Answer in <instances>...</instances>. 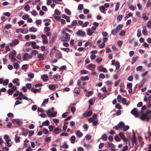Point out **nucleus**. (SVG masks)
I'll use <instances>...</instances> for the list:
<instances>
[{
	"mask_svg": "<svg viewBox=\"0 0 151 151\" xmlns=\"http://www.w3.org/2000/svg\"><path fill=\"white\" fill-rule=\"evenodd\" d=\"M32 57L29 55L27 52L25 53L22 56V59L24 60H28L29 59H31Z\"/></svg>",
	"mask_w": 151,
	"mask_h": 151,
	"instance_id": "obj_1",
	"label": "nucleus"
},
{
	"mask_svg": "<svg viewBox=\"0 0 151 151\" xmlns=\"http://www.w3.org/2000/svg\"><path fill=\"white\" fill-rule=\"evenodd\" d=\"M140 118L143 120H148L150 118V117L147 114H143L140 116Z\"/></svg>",
	"mask_w": 151,
	"mask_h": 151,
	"instance_id": "obj_2",
	"label": "nucleus"
},
{
	"mask_svg": "<svg viewBox=\"0 0 151 151\" xmlns=\"http://www.w3.org/2000/svg\"><path fill=\"white\" fill-rule=\"evenodd\" d=\"M41 37L42 38V42L43 43L47 44L48 43V40H47V38L46 36L44 34H42L41 35Z\"/></svg>",
	"mask_w": 151,
	"mask_h": 151,
	"instance_id": "obj_3",
	"label": "nucleus"
},
{
	"mask_svg": "<svg viewBox=\"0 0 151 151\" xmlns=\"http://www.w3.org/2000/svg\"><path fill=\"white\" fill-rule=\"evenodd\" d=\"M131 113L136 117L138 116L139 112L137 111V109L136 108H134L131 111Z\"/></svg>",
	"mask_w": 151,
	"mask_h": 151,
	"instance_id": "obj_4",
	"label": "nucleus"
},
{
	"mask_svg": "<svg viewBox=\"0 0 151 151\" xmlns=\"http://www.w3.org/2000/svg\"><path fill=\"white\" fill-rule=\"evenodd\" d=\"M98 69L100 71H102L104 72H106L107 71L106 68H104L102 66L100 65L98 67Z\"/></svg>",
	"mask_w": 151,
	"mask_h": 151,
	"instance_id": "obj_5",
	"label": "nucleus"
},
{
	"mask_svg": "<svg viewBox=\"0 0 151 151\" xmlns=\"http://www.w3.org/2000/svg\"><path fill=\"white\" fill-rule=\"evenodd\" d=\"M85 34V32L82 30H79L76 33V34L78 36H84Z\"/></svg>",
	"mask_w": 151,
	"mask_h": 151,
	"instance_id": "obj_6",
	"label": "nucleus"
},
{
	"mask_svg": "<svg viewBox=\"0 0 151 151\" xmlns=\"http://www.w3.org/2000/svg\"><path fill=\"white\" fill-rule=\"evenodd\" d=\"M143 29L142 31V34L144 35H147V28L145 26H143Z\"/></svg>",
	"mask_w": 151,
	"mask_h": 151,
	"instance_id": "obj_7",
	"label": "nucleus"
},
{
	"mask_svg": "<svg viewBox=\"0 0 151 151\" xmlns=\"http://www.w3.org/2000/svg\"><path fill=\"white\" fill-rule=\"evenodd\" d=\"M61 131V129L58 128H55L53 131V132L55 133L58 134L60 133Z\"/></svg>",
	"mask_w": 151,
	"mask_h": 151,
	"instance_id": "obj_8",
	"label": "nucleus"
},
{
	"mask_svg": "<svg viewBox=\"0 0 151 151\" xmlns=\"http://www.w3.org/2000/svg\"><path fill=\"white\" fill-rule=\"evenodd\" d=\"M54 108L53 107L51 109H49L47 112V116H50L51 114H52V112L53 111Z\"/></svg>",
	"mask_w": 151,
	"mask_h": 151,
	"instance_id": "obj_9",
	"label": "nucleus"
},
{
	"mask_svg": "<svg viewBox=\"0 0 151 151\" xmlns=\"http://www.w3.org/2000/svg\"><path fill=\"white\" fill-rule=\"evenodd\" d=\"M12 83L17 86H19L20 85L19 82V79L18 78H15L14 80Z\"/></svg>",
	"mask_w": 151,
	"mask_h": 151,
	"instance_id": "obj_10",
	"label": "nucleus"
},
{
	"mask_svg": "<svg viewBox=\"0 0 151 151\" xmlns=\"http://www.w3.org/2000/svg\"><path fill=\"white\" fill-rule=\"evenodd\" d=\"M37 58H38V61H40L43 60L44 57L43 54L41 53H39L37 56Z\"/></svg>",
	"mask_w": 151,
	"mask_h": 151,
	"instance_id": "obj_11",
	"label": "nucleus"
},
{
	"mask_svg": "<svg viewBox=\"0 0 151 151\" xmlns=\"http://www.w3.org/2000/svg\"><path fill=\"white\" fill-rule=\"evenodd\" d=\"M16 54V52L15 51L13 50L12 51V53L10 54L9 57L10 58H13L15 56Z\"/></svg>",
	"mask_w": 151,
	"mask_h": 151,
	"instance_id": "obj_12",
	"label": "nucleus"
},
{
	"mask_svg": "<svg viewBox=\"0 0 151 151\" xmlns=\"http://www.w3.org/2000/svg\"><path fill=\"white\" fill-rule=\"evenodd\" d=\"M106 145L108 146V147L111 148H114V145L112 143L109 142H106Z\"/></svg>",
	"mask_w": 151,
	"mask_h": 151,
	"instance_id": "obj_13",
	"label": "nucleus"
},
{
	"mask_svg": "<svg viewBox=\"0 0 151 151\" xmlns=\"http://www.w3.org/2000/svg\"><path fill=\"white\" fill-rule=\"evenodd\" d=\"M5 145L8 147H10L11 146V143L10 142L11 141L10 139H8L6 140Z\"/></svg>",
	"mask_w": 151,
	"mask_h": 151,
	"instance_id": "obj_14",
	"label": "nucleus"
},
{
	"mask_svg": "<svg viewBox=\"0 0 151 151\" xmlns=\"http://www.w3.org/2000/svg\"><path fill=\"white\" fill-rule=\"evenodd\" d=\"M41 88L35 89L32 88L31 89V91L33 92L34 93H36L37 92L40 91L41 90Z\"/></svg>",
	"mask_w": 151,
	"mask_h": 151,
	"instance_id": "obj_15",
	"label": "nucleus"
},
{
	"mask_svg": "<svg viewBox=\"0 0 151 151\" xmlns=\"http://www.w3.org/2000/svg\"><path fill=\"white\" fill-rule=\"evenodd\" d=\"M55 57L58 58H60L61 57L62 55L60 52L57 51L56 53Z\"/></svg>",
	"mask_w": 151,
	"mask_h": 151,
	"instance_id": "obj_16",
	"label": "nucleus"
},
{
	"mask_svg": "<svg viewBox=\"0 0 151 151\" xmlns=\"http://www.w3.org/2000/svg\"><path fill=\"white\" fill-rule=\"evenodd\" d=\"M19 42V40L16 39H13L12 41V42L14 44V46H15L18 44Z\"/></svg>",
	"mask_w": 151,
	"mask_h": 151,
	"instance_id": "obj_17",
	"label": "nucleus"
},
{
	"mask_svg": "<svg viewBox=\"0 0 151 151\" xmlns=\"http://www.w3.org/2000/svg\"><path fill=\"white\" fill-rule=\"evenodd\" d=\"M100 11L102 13L105 14L104 12L105 10V7L104 6H102L99 7Z\"/></svg>",
	"mask_w": 151,
	"mask_h": 151,
	"instance_id": "obj_18",
	"label": "nucleus"
},
{
	"mask_svg": "<svg viewBox=\"0 0 151 151\" xmlns=\"http://www.w3.org/2000/svg\"><path fill=\"white\" fill-rule=\"evenodd\" d=\"M76 135L79 137H81L83 135V133L81 132L79 130L77 131L76 133Z\"/></svg>",
	"mask_w": 151,
	"mask_h": 151,
	"instance_id": "obj_19",
	"label": "nucleus"
},
{
	"mask_svg": "<svg viewBox=\"0 0 151 151\" xmlns=\"http://www.w3.org/2000/svg\"><path fill=\"white\" fill-rule=\"evenodd\" d=\"M41 77L44 81H47L48 80V77L45 75H42Z\"/></svg>",
	"mask_w": 151,
	"mask_h": 151,
	"instance_id": "obj_20",
	"label": "nucleus"
},
{
	"mask_svg": "<svg viewBox=\"0 0 151 151\" xmlns=\"http://www.w3.org/2000/svg\"><path fill=\"white\" fill-rule=\"evenodd\" d=\"M76 139V137L75 136L73 135L72 136L70 139V142L71 143H74L75 142V140Z\"/></svg>",
	"mask_w": 151,
	"mask_h": 151,
	"instance_id": "obj_21",
	"label": "nucleus"
},
{
	"mask_svg": "<svg viewBox=\"0 0 151 151\" xmlns=\"http://www.w3.org/2000/svg\"><path fill=\"white\" fill-rule=\"evenodd\" d=\"M14 140L16 142H19L20 141V138L17 134L15 135Z\"/></svg>",
	"mask_w": 151,
	"mask_h": 151,
	"instance_id": "obj_22",
	"label": "nucleus"
},
{
	"mask_svg": "<svg viewBox=\"0 0 151 151\" xmlns=\"http://www.w3.org/2000/svg\"><path fill=\"white\" fill-rule=\"evenodd\" d=\"M42 124L43 125L48 126L50 124V122L48 120H47L43 122L42 123Z\"/></svg>",
	"mask_w": 151,
	"mask_h": 151,
	"instance_id": "obj_23",
	"label": "nucleus"
},
{
	"mask_svg": "<svg viewBox=\"0 0 151 151\" xmlns=\"http://www.w3.org/2000/svg\"><path fill=\"white\" fill-rule=\"evenodd\" d=\"M120 4V3L119 2H118L116 3V5L115 8V11H117L118 10L119 8Z\"/></svg>",
	"mask_w": 151,
	"mask_h": 151,
	"instance_id": "obj_24",
	"label": "nucleus"
},
{
	"mask_svg": "<svg viewBox=\"0 0 151 151\" xmlns=\"http://www.w3.org/2000/svg\"><path fill=\"white\" fill-rule=\"evenodd\" d=\"M87 33L88 35H91L93 34V32L90 29H88L87 31Z\"/></svg>",
	"mask_w": 151,
	"mask_h": 151,
	"instance_id": "obj_25",
	"label": "nucleus"
},
{
	"mask_svg": "<svg viewBox=\"0 0 151 151\" xmlns=\"http://www.w3.org/2000/svg\"><path fill=\"white\" fill-rule=\"evenodd\" d=\"M48 87L51 90H53L55 88V86L54 85H50Z\"/></svg>",
	"mask_w": 151,
	"mask_h": 151,
	"instance_id": "obj_26",
	"label": "nucleus"
},
{
	"mask_svg": "<svg viewBox=\"0 0 151 151\" xmlns=\"http://www.w3.org/2000/svg\"><path fill=\"white\" fill-rule=\"evenodd\" d=\"M21 30L22 33L23 34L26 33L28 32V29L26 28L21 29Z\"/></svg>",
	"mask_w": 151,
	"mask_h": 151,
	"instance_id": "obj_27",
	"label": "nucleus"
},
{
	"mask_svg": "<svg viewBox=\"0 0 151 151\" xmlns=\"http://www.w3.org/2000/svg\"><path fill=\"white\" fill-rule=\"evenodd\" d=\"M101 138L103 140L106 141L107 139V136L106 134H104L102 135Z\"/></svg>",
	"mask_w": 151,
	"mask_h": 151,
	"instance_id": "obj_28",
	"label": "nucleus"
},
{
	"mask_svg": "<svg viewBox=\"0 0 151 151\" xmlns=\"http://www.w3.org/2000/svg\"><path fill=\"white\" fill-rule=\"evenodd\" d=\"M141 34V30L140 29H138L137 30V36L138 37H140Z\"/></svg>",
	"mask_w": 151,
	"mask_h": 151,
	"instance_id": "obj_29",
	"label": "nucleus"
},
{
	"mask_svg": "<svg viewBox=\"0 0 151 151\" xmlns=\"http://www.w3.org/2000/svg\"><path fill=\"white\" fill-rule=\"evenodd\" d=\"M115 66H116V70L118 69L120 67V65L119 63L117 61H116V63L115 64Z\"/></svg>",
	"mask_w": 151,
	"mask_h": 151,
	"instance_id": "obj_30",
	"label": "nucleus"
},
{
	"mask_svg": "<svg viewBox=\"0 0 151 151\" xmlns=\"http://www.w3.org/2000/svg\"><path fill=\"white\" fill-rule=\"evenodd\" d=\"M13 65L14 68L16 69H17L19 68V66L17 63H14L13 64Z\"/></svg>",
	"mask_w": 151,
	"mask_h": 151,
	"instance_id": "obj_31",
	"label": "nucleus"
},
{
	"mask_svg": "<svg viewBox=\"0 0 151 151\" xmlns=\"http://www.w3.org/2000/svg\"><path fill=\"white\" fill-rule=\"evenodd\" d=\"M118 32V29H114L112 30L111 31V33L112 35H116V33Z\"/></svg>",
	"mask_w": 151,
	"mask_h": 151,
	"instance_id": "obj_32",
	"label": "nucleus"
},
{
	"mask_svg": "<svg viewBox=\"0 0 151 151\" xmlns=\"http://www.w3.org/2000/svg\"><path fill=\"white\" fill-rule=\"evenodd\" d=\"M42 132L45 134H47L49 132L48 130L45 128H44L42 129Z\"/></svg>",
	"mask_w": 151,
	"mask_h": 151,
	"instance_id": "obj_33",
	"label": "nucleus"
},
{
	"mask_svg": "<svg viewBox=\"0 0 151 151\" xmlns=\"http://www.w3.org/2000/svg\"><path fill=\"white\" fill-rule=\"evenodd\" d=\"M29 31L31 32H35L37 31L36 29L34 27H31L29 29Z\"/></svg>",
	"mask_w": 151,
	"mask_h": 151,
	"instance_id": "obj_34",
	"label": "nucleus"
},
{
	"mask_svg": "<svg viewBox=\"0 0 151 151\" xmlns=\"http://www.w3.org/2000/svg\"><path fill=\"white\" fill-rule=\"evenodd\" d=\"M65 12L68 15H70L71 14V12L67 8H65Z\"/></svg>",
	"mask_w": 151,
	"mask_h": 151,
	"instance_id": "obj_35",
	"label": "nucleus"
},
{
	"mask_svg": "<svg viewBox=\"0 0 151 151\" xmlns=\"http://www.w3.org/2000/svg\"><path fill=\"white\" fill-rule=\"evenodd\" d=\"M118 124L120 128H123L124 126V123L122 122H120Z\"/></svg>",
	"mask_w": 151,
	"mask_h": 151,
	"instance_id": "obj_36",
	"label": "nucleus"
},
{
	"mask_svg": "<svg viewBox=\"0 0 151 151\" xmlns=\"http://www.w3.org/2000/svg\"><path fill=\"white\" fill-rule=\"evenodd\" d=\"M132 16V14L131 13H129L127 15H126L124 18L125 19H127L129 17H131Z\"/></svg>",
	"mask_w": 151,
	"mask_h": 151,
	"instance_id": "obj_37",
	"label": "nucleus"
},
{
	"mask_svg": "<svg viewBox=\"0 0 151 151\" xmlns=\"http://www.w3.org/2000/svg\"><path fill=\"white\" fill-rule=\"evenodd\" d=\"M81 79L83 81V80L87 81L89 80V77L88 76H87L84 77H81Z\"/></svg>",
	"mask_w": 151,
	"mask_h": 151,
	"instance_id": "obj_38",
	"label": "nucleus"
},
{
	"mask_svg": "<svg viewBox=\"0 0 151 151\" xmlns=\"http://www.w3.org/2000/svg\"><path fill=\"white\" fill-rule=\"evenodd\" d=\"M123 25L121 24H119L116 27V29H118V31H119V30H120L122 28Z\"/></svg>",
	"mask_w": 151,
	"mask_h": 151,
	"instance_id": "obj_39",
	"label": "nucleus"
},
{
	"mask_svg": "<svg viewBox=\"0 0 151 151\" xmlns=\"http://www.w3.org/2000/svg\"><path fill=\"white\" fill-rule=\"evenodd\" d=\"M24 9L26 11H28L30 9V6L28 5H27L24 7Z\"/></svg>",
	"mask_w": 151,
	"mask_h": 151,
	"instance_id": "obj_40",
	"label": "nucleus"
},
{
	"mask_svg": "<svg viewBox=\"0 0 151 151\" xmlns=\"http://www.w3.org/2000/svg\"><path fill=\"white\" fill-rule=\"evenodd\" d=\"M28 65L26 64L23 65L22 67V70H25L28 67Z\"/></svg>",
	"mask_w": 151,
	"mask_h": 151,
	"instance_id": "obj_41",
	"label": "nucleus"
},
{
	"mask_svg": "<svg viewBox=\"0 0 151 151\" xmlns=\"http://www.w3.org/2000/svg\"><path fill=\"white\" fill-rule=\"evenodd\" d=\"M122 97L121 95H118L117 98V99L118 100V101L119 102L122 100Z\"/></svg>",
	"mask_w": 151,
	"mask_h": 151,
	"instance_id": "obj_42",
	"label": "nucleus"
},
{
	"mask_svg": "<svg viewBox=\"0 0 151 151\" xmlns=\"http://www.w3.org/2000/svg\"><path fill=\"white\" fill-rule=\"evenodd\" d=\"M29 17V16L28 14H25L23 16L22 18L24 20L27 19Z\"/></svg>",
	"mask_w": 151,
	"mask_h": 151,
	"instance_id": "obj_43",
	"label": "nucleus"
},
{
	"mask_svg": "<svg viewBox=\"0 0 151 151\" xmlns=\"http://www.w3.org/2000/svg\"><path fill=\"white\" fill-rule=\"evenodd\" d=\"M31 14L34 16H36L37 14L35 10H33L31 12Z\"/></svg>",
	"mask_w": 151,
	"mask_h": 151,
	"instance_id": "obj_44",
	"label": "nucleus"
},
{
	"mask_svg": "<svg viewBox=\"0 0 151 151\" xmlns=\"http://www.w3.org/2000/svg\"><path fill=\"white\" fill-rule=\"evenodd\" d=\"M31 53L32 55H35L38 53V51L37 50H34L32 51Z\"/></svg>",
	"mask_w": 151,
	"mask_h": 151,
	"instance_id": "obj_45",
	"label": "nucleus"
},
{
	"mask_svg": "<svg viewBox=\"0 0 151 151\" xmlns=\"http://www.w3.org/2000/svg\"><path fill=\"white\" fill-rule=\"evenodd\" d=\"M115 107L116 108L119 109H121V105L118 104H116L115 106Z\"/></svg>",
	"mask_w": 151,
	"mask_h": 151,
	"instance_id": "obj_46",
	"label": "nucleus"
},
{
	"mask_svg": "<svg viewBox=\"0 0 151 151\" xmlns=\"http://www.w3.org/2000/svg\"><path fill=\"white\" fill-rule=\"evenodd\" d=\"M88 68H94L96 67V65H93L92 64H90L88 65Z\"/></svg>",
	"mask_w": 151,
	"mask_h": 151,
	"instance_id": "obj_47",
	"label": "nucleus"
},
{
	"mask_svg": "<svg viewBox=\"0 0 151 151\" xmlns=\"http://www.w3.org/2000/svg\"><path fill=\"white\" fill-rule=\"evenodd\" d=\"M137 57H133L132 58V64H133L134 63L136 62V60H137Z\"/></svg>",
	"mask_w": 151,
	"mask_h": 151,
	"instance_id": "obj_48",
	"label": "nucleus"
},
{
	"mask_svg": "<svg viewBox=\"0 0 151 151\" xmlns=\"http://www.w3.org/2000/svg\"><path fill=\"white\" fill-rule=\"evenodd\" d=\"M98 96L99 97V98L101 99H104V97H103V96H102V95L100 93H98Z\"/></svg>",
	"mask_w": 151,
	"mask_h": 151,
	"instance_id": "obj_49",
	"label": "nucleus"
},
{
	"mask_svg": "<svg viewBox=\"0 0 151 151\" xmlns=\"http://www.w3.org/2000/svg\"><path fill=\"white\" fill-rule=\"evenodd\" d=\"M54 127L53 125H50L48 127V128L49 129V131L50 132H52L53 131V129Z\"/></svg>",
	"mask_w": 151,
	"mask_h": 151,
	"instance_id": "obj_50",
	"label": "nucleus"
},
{
	"mask_svg": "<svg viewBox=\"0 0 151 151\" xmlns=\"http://www.w3.org/2000/svg\"><path fill=\"white\" fill-rule=\"evenodd\" d=\"M48 102V99H45L42 103V105L45 106V103H47Z\"/></svg>",
	"mask_w": 151,
	"mask_h": 151,
	"instance_id": "obj_51",
	"label": "nucleus"
},
{
	"mask_svg": "<svg viewBox=\"0 0 151 151\" xmlns=\"http://www.w3.org/2000/svg\"><path fill=\"white\" fill-rule=\"evenodd\" d=\"M56 52L57 51L55 48H52L51 50V54H52V55H53L55 52L56 53Z\"/></svg>",
	"mask_w": 151,
	"mask_h": 151,
	"instance_id": "obj_52",
	"label": "nucleus"
},
{
	"mask_svg": "<svg viewBox=\"0 0 151 151\" xmlns=\"http://www.w3.org/2000/svg\"><path fill=\"white\" fill-rule=\"evenodd\" d=\"M99 77L101 79H104L105 78V76L104 74L101 73L99 75Z\"/></svg>",
	"mask_w": 151,
	"mask_h": 151,
	"instance_id": "obj_53",
	"label": "nucleus"
},
{
	"mask_svg": "<svg viewBox=\"0 0 151 151\" xmlns=\"http://www.w3.org/2000/svg\"><path fill=\"white\" fill-rule=\"evenodd\" d=\"M70 109L71 112L73 113H74L76 111V108L75 107L72 106H71L70 107Z\"/></svg>",
	"mask_w": 151,
	"mask_h": 151,
	"instance_id": "obj_54",
	"label": "nucleus"
},
{
	"mask_svg": "<svg viewBox=\"0 0 151 151\" xmlns=\"http://www.w3.org/2000/svg\"><path fill=\"white\" fill-rule=\"evenodd\" d=\"M7 93L9 95H11L13 93V91L11 89H9L7 91Z\"/></svg>",
	"mask_w": 151,
	"mask_h": 151,
	"instance_id": "obj_55",
	"label": "nucleus"
},
{
	"mask_svg": "<svg viewBox=\"0 0 151 151\" xmlns=\"http://www.w3.org/2000/svg\"><path fill=\"white\" fill-rule=\"evenodd\" d=\"M122 103L124 104L125 105L126 104L127 100L124 98H122Z\"/></svg>",
	"mask_w": 151,
	"mask_h": 151,
	"instance_id": "obj_56",
	"label": "nucleus"
},
{
	"mask_svg": "<svg viewBox=\"0 0 151 151\" xmlns=\"http://www.w3.org/2000/svg\"><path fill=\"white\" fill-rule=\"evenodd\" d=\"M128 148V147L127 145H125L123 147L122 151H127Z\"/></svg>",
	"mask_w": 151,
	"mask_h": 151,
	"instance_id": "obj_57",
	"label": "nucleus"
},
{
	"mask_svg": "<svg viewBox=\"0 0 151 151\" xmlns=\"http://www.w3.org/2000/svg\"><path fill=\"white\" fill-rule=\"evenodd\" d=\"M37 107V106L36 105H34L32 106V110L35 111L36 110Z\"/></svg>",
	"mask_w": 151,
	"mask_h": 151,
	"instance_id": "obj_58",
	"label": "nucleus"
},
{
	"mask_svg": "<svg viewBox=\"0 0 151 151\" xmlns=\"http://www.w3.org/2000/svg\"><path fill=\"white\" fill-rule=\"evenodd\" d=\"M114 139L117 141L119 142L121 140L120 139L118 135L114 137Z\"/></svg>",
	"mask_w": 151,
	"mask_h": 151,
	"instance_id": "obj_59",
	"label": "nucleus"
},
{
	"mask_svg": "<svg viewBox=\"0 0 151 151\" xmlns=\"http://www.w3.org/2000/svg\"><path fill=\"white\" fill-rule=\"evenodd\" d=\"M55 13L57 16L59 15L60 14V12L57 9H55Z\"/></svg>",
	"mask_w": 151,
	"mask_h": 151,
	"instance_id": "obj_60",
	"label": "nucleus"
},
{
	"mask_svg": "<svg viewBox=\"0 0 151 151\" xmlns=\"http://www.w3.org/2000/svg\"><path fill=\"white\" fill-rule=\"evenodd\" d=\"M74 92L78 94L80 92V90L78 88H76L74 90Z\"/></svg>",
	"mask_w": 151,
	"mask_h": 151,
	"instance_id": "obj_61",
	"label": "nucleus"
},
{
	"mask_svg": "<svg viewBox=\"0 0 151 151\" xmlns=\"http://www.w3.org/2000/svg\"><path fill=\"white\" fill-rule=\"evenodd\" d=\"M129 128V127L128 125H127L124 127L123 129V130L124 131H126L127 130H128Z\"/></svg>",
	"mask_w": 151,
	"mask_h": 151,
	"instance_id": "obj_62",
	"label": "nucleus"
},
{
	"mask_svg": "<svg viewBox=\"0 0 151 151\" xmlns=\"http://www.w3.org/2000/svg\"><path fill=\"white\" fill-rule=\"evenodd\" d=\"M105 44L104 43H102L100 45H99V47L100 48H102L104 47L105 46Z\"/></svg>",
	"mask_w": 151,
	"mask_h": 151,
	"instance_id": "obj_63",
	"label": "nucleus"
},
{
	"mask_svg": "<svg viewBox=\"0 0 151 151\" xmlns=\"http://www.w3.org/2000/svg\"><path fill=\"white\" fill-rule=\"evenodd\" d=\"M150 6H151V1L150 0H148L146 6L147 7H148Z\"/></svg>",
	"mask_w": 151,
	"mask_h": 151,
	"instance_id": "obj_64",
	"label": "nucleus"
}]
</instances>
